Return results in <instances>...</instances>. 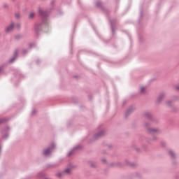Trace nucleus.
Masks as SVG:
<instances>
[{
  "mask_svg": "<svg viewBox=\"0 0 179 179\" xmlns=\"http://www.w3.org/2000/svg\"><path fill=\"white\" fill-rule=\"evenodd\" d=\"M38 12H39L40 15H42L44 13V12H43V10H39Z\"/></svg>",
  "mask_w": 179,
  "mask_h": 179,
  "instance_id": "obj_6",
  "label": "nucleus"
},
{
  "mask_svg": "<svg viewBox=\"0 0 179 179\" xmlns=\"http://www.w3.org/2000/svg\"><path fill=\"white\" fill-rule=\"evenodd\" d=\"M141 93H143V92H145V87H141Z\"/></svg>",
  "mask_w": 179,
  "mask_h": 179,
  "instance_id": "obj_5",
  "label": "nucleus"
},
{
  "mask_svg": "<svg viewBox=\"0 0 179 179\" xmlns=\"http://www.w3.org/2000/svg\"><path fill=\"white\" fill-rule=\"evenodd\" d=\"M50 153H51V150L50 149H47L44 151L43 154L45 155V156H48V155H50Z\"/></svg>",
  "mask_w": 179,
  "mask_h": 179,
  "instance_id": "obj_2",
  "label": "nucleus"
},
{
  "mask_svg": "<svg viewBox=\"0 0 179 179\" xmlns=\"http://www.w3.org/2000/svg\"><path fill=\"white\" fill-rule=\"evenodd\" d=\"M0 123H1V120H0Z\"/></svg>",
  "mask_w": 179,
  "mask_h": 179,
  "instance_id": "obj_8",
  "label": "nucleus"
},
{
  "mask_svg": "<svg viewBox=\"0 0 179 179\" xmlns=\"http://www.w3.org/2000/svg\"><path fill=\"white\" fill-rule=\"evenodd\" d=\"M13 29V24H11L10 25V27H7L6 28V31L7 33H9V31H10Z\"/></svg>",
  "mask_w": 179,
  "mask_h": 179,
  "instance_id": "obj_1",
  "label": "nucleus"
},
{
  "mask_svg": "<svg viewBox=\"0 0 179 179\" xmlns=\"http://www.w3.org/2000/svg\"><path fill=\"white\" fill-rule=\"evenodd\" d=\"M64 173H66L67 174H69L71 173V169H67L64 171Z\"/></svg>",
  "mask_w": 179,
  "mask_h": 179,
  "instance_id": "obj_4",
  "label": "nucleus"
},
{
  "mask_svg": "<svg viewBox=\"0 0 179 179\" xmlns=\"http://www.w3.org/2000/svg\"><path fill=\"white\" fill-rule=\"evenodd\" d=\"M169 153H170L171 156H172V157L174 156V153L173 152H170Z\"/></svg>",
  "mask_w": 179,
  "mask_h": 179,
  "instance_id": "obj_7",
  "label": "nucleus"
},
{
  "mask_svg": "<svg viewBox=\"0 0 179 179\" xmlns=\"http://www.w3.org/2000/svg\"><path fill=\"white\" fill-rule=\"evenodd\" d=\"M29 19H33V17H34V13L33 12L30 13L29 15Z\"/></svg>",
  "mask_w": 179,
  "mask_h": 179,
  "instance_id": "obj_3",
  "label": "nucleus"
}]
</instances>
